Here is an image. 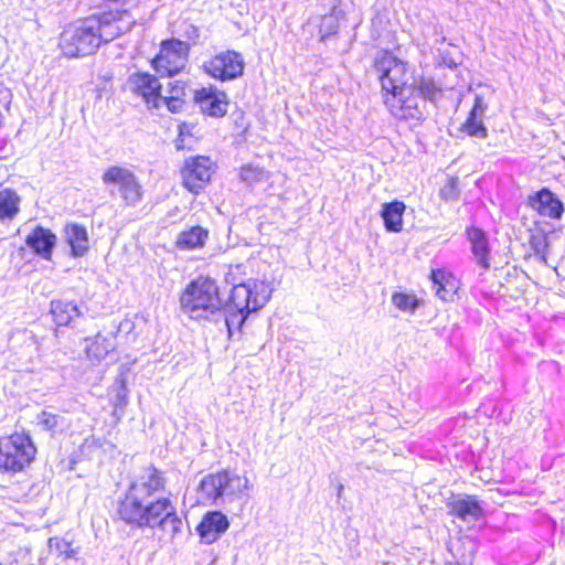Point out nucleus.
<instances>
[{
    "label": "nucleus",
    "mask_w": 565,
    "mask_h": 565,
    "mask_svg": "<svg viewBox=\"0 0 565 565\" xmlns=\"http://www.w3.org/2000/svg\"><path fill=\"white\" fill-rule=\"evenodd\" d=\"M167 478L164 471L154 465L141 468L129 482L125 492L116 502V515L126 525L141 519L148 509L156 503L154 495L166 489Z\"/></svg>",
    "instance_id": "1"
},
{
    "label": "nucleus",
    "mask_w": 565,
    "mask_h": 565,
    "mask_svg": "<svg viewBox=\"0 0 565 565\" xmlns=\"http://www.w3.org/2000/svg\"><path fill=\"white\" fill-rule=\"evenodd\" d=\"M180 308L195 320L221 313L223 300L217 282L209 276L192 279L180 296Z\"/></svg>",
    "instance_id": "2"
},
{
    "label": "nucleus",
    "mask_w": 565,
    "mask_h": 565,
    "mask_svg": "<svg viewBox=\"0 0 565 565\" xmlns=\"http://www.w3.org/2000/svg\"><path fill=\"white\" fill-rule=\"evenodd\" d=\"M248 487V479L223 469L204 476L198 486L203 503L224 505L239 499Z\"/></svg>",
    "instance_id": "3"
},
{
    "label": "nucleus",
    "mask_w": 565,
    "mask_h": 565,
    "mask_svg": "<svg viewBox=\"0 0 565 565\" xmlns=\"http://www.w3.org/2000/svg\"><path fill=\"white\" fill-rule=\"evenodd\" d=\"M372 67L381 85L383 100L401 89H408L411 75H408V63L397 57L388 49H382L373 57Z\"/></svg>",
    "instance_id": "4"
},
{
    "label": "nucleus",
    "mask_w": 565,
    "mask_h": 565,
    "mask_svg": "<svg viewBox=\"0 0 565 565\" xmlns=\"http://www.w3.org/2000/svg\"><path fill=\"white\" fill-rule=\"evenodd\" d=\"M231 279V294L223 308L243 311V319H248L252 312L260 310L271 298L270 282L258 279H247L246 282H236Z\"/></svg>",
    "instance_id": "5"
},
{
    "label": "nucleus",
    "mask_w": 565,
    "mask_h": 565,
    "mask_svg": "<svg viewBox=\"0 0 565 565\" xmlns=\"http://www.w3.org/2000/svg\"><path fill=\"white\" fill-rule=\"evenodd\" d=\"M36 447L29 434L14 433L0 438V470L19 472L30 466Z\"/></svg>",
    "instance_id": "6"
},
{
    "label": "nucleus",
    "mask_w": 565,
    "mask_h": 565,
    "mask_svg": "<svg viewBox=\"0 0 565 565\" xmlns=\"http://www.w3.org/2000/svg\"><path fill=\"white\" fill-rule=\"evenodd\" d=\"M103 183L108 186L109 195L120 198L126 206L135 207L143 196L138 177L128 168L110 166L102 174Z\"/></svg>",
    "instance_id": "7"
},
{
    "label": "nucleus",
    "mask_w": 565,
    "mask_h": 565,
    "mask_svg": "<svg viewBox=\"0 0 565 565\" xmlns=\"http://www.w3.org/2000/svg\"><path fill=\"white\" fill-rule=\"evenodd\" d=\"M190 53V44L177 38L162 40L159 53L151 66L161 77H172L184 70Z\"/></svg>",
    "instance_id": "8"
},
{
    "label": "nucleus",
    "mask_w": 565,
    "mask_h": 565,
    "mask_svg": "<svg viewBox=\"0 0 565 565\" xmlns=\"http://www.w3.org/2000/svg\"><path fill=\"white\" fill-rule=\"evenodd\" d=\"M148 513L129 526L131 529H159L166 531L170 526L171 536L175 537L182 532V520L178 515L177 508L168 497H157L156 503L150 507Z\"/></svg>",
    "instance_id": "9"
},
{
    "label": "nucleus",
    "mask_w": 565,
    "mask_h": 565,
    "mask_svg": "<svg viewBox=\"0 0 565 565\" xmlns=\"http://www.w3.org/2000/svg\"><path fill=\"white\" fill-rule=\"evenodd\" d=\"M202 70L216 81L231 82L244 75L245 60L239 52L226 50L204 61Z\"/></svg>",
    "instance_id": "10"
},
{
    "label": "nucleus",
    "mask_w": 565,
    "mask_h": 565,
    "mask_svg": "<svg viewBox=\"0 0 565 565\" xmlns=\"http://www.w3.org/2000/svg\"><path fill=\"white\" fill-rule=\"evenodd\" d=\"M401 89L397 94L386 97L383 103L388 111L398 119L420 120L424 118V111L420 106L422 98L413 93L412 87Z\"/></svg>",
    "instance_id": "11"
},
{
    "label": "nucleus",
    "mask_w": 565,
    "mask_h": 565,
    "mask_svg": "<svg viewBox=\"0 0 565 565\" xmlns=\"http://www.w3.org/2000/svg\"><path fill=\"white\" fill-rule=\"evenodd\" d=\"M127 85L130 92L141 97L145 104L152 109H159L162 99V85L156 75L148 72H136L129 75Z\"/></svg>",
    "instance_id": "12"
},
{
    "label": "nucleus",
    "mask_w": 565,
    "mask_h": 565,
    "mask_svg": "<svg viewBox=\"0 0 565 565\" xmlns=\"http://www.w3.org/2000/svg\"><path fill=\"white\" fill-rule=\"evenodd\" d=\"M212 161L205 156L185 159L181 170L183 185L192 193H199L211 179Z\"/></svg>",
    "instance_id": "13"
},
{
    "label": "nucleus",
    "mask_w": 565,
    "mask_h": 565,
    "mask_svg": "<svg viewBox=\"0 0 565 565\" xmlns=\"http://www.w3.org/2000/svg\"><path fill=\"white\" fill-rule=\"evenodd\" d=\"M193 100L204 115L213 118L224 117L230 104L227 94L215 85L195 89Z\"/></svg>",
    "instance_id": "14"
},
{
    "label": "nucleus",
    "mask_w": 565,
    "mask_h": 565,
    "mask_svg": "<svg viewBox=\"0 0 565 565\" xmlns=\"http://www.w3.org/2000/svg\"><path fill=\"white\" fill-rule=\"evenodd\" d=\"M527 205L541 216L561 220L565 206L561 199L548 188L543 186L527 196Z\"/></svg>",
    "instance_id": "15"
},
{
    "label": "nucleus",
    "mask_w": 565,
    "mask_h": 565,
    "mask_svg": "<svg viewBox=\"0 0 565 565\" xmlns=\"http://www.w3.org/2000/svg\"><path fill=\"white\" fill-rule=\"evenodd\" d=\"M230 527V520L220 510L207 511L196 525V533L203 544L216 542Z\"/></svg>",
    "instance_id": "16"
},
{
    "label": "nucleus",
    "mask_w": 565,
    "mask_h": 565,
    "mask_svg": "<svg viewBox=\"0 0 565 565\" xmlns=\"http://www.w3.org/2000/svg\"><path fill=\"white\" fill-rule=\"evenodd\" d=\"M448 513L455 518L468 522L478 521L484 515L481 502L476 495L457 494L447 500Z\"/></svg>",
    "instance_id": "17"
},
{
    "label": "nucleus",
    "mask_w": 565,
    "mask_h": 565,
    "mask_svg": "<svg viewBox=\"0 0 565 565\" xmlns=\"http://www.w3.org/2000/svg\"><path fill=\"white\" fill-rule=\"evenodd\" d=\"M25 245L33 255L51 260L57 243V236L50 228L36 225L25 237Z\"/></svg>",
    "instance_id": "18"
},
{
    "label": "nucleus",
    "mask_w": 565,
    "mask_h": 565,
    "mask_svg": "<svg viewBox=\"0 0 565 565\" xmlns=\"http://www.w3.org/2000/svg\"><path fill=\"white\" fill-rule=\"evenodd\" d=\"M466 237L470 243V249L477 265L484 271L490 269L491 246L488 233L477 226L466 227Z\"/></svg>",
    "instance_id": "19"
},
{
    "label": "nucleus",
    "mask_w": 565,
    "mask_h": 565,
    "mask_svg": "<svg viewBox=\"0 0 565 565\" xmlns=\"http://www.w3.org/2000/svg\"><path fill=\"white\" fill-rule=\"evenodd\" d=\"M50 313L56 327L75 328L84 317L81 307L74 300L53 299L50 302Z\"/></svg>",
    "instance_id": "20"
},
{
    "label": "nucleus",
    "mask_w": 565,
    "mask_h": 565,
    "mask_svg": "<svg viewBox=\"0 0 565 565\" xmlns=\"http://www.w3.org/2000/svg\"><path fill=\"white\" fill-rule=\"evenodd\" d=\"M64 239L70 246V255L73 258L84 257L89 250V237L87 228L75 222L66 223L64 226Z\"/></svg>",
    "instance_id": "21"
},
{
    "label": "nucleus",
    "mask_w": 565,
    "mask_h": 565,
    "mask_svg": "<svg viewBox=\"0 0 565 565\" xmlns=\"http://www.w3.org/2000/svg\"><path fill=\"white\" fill-rule=\"evenodd\" d=\"M429 279L439 299L443 301H454L455 295L459 289V281L452 273L441 268H433Z\"/></svg>",
    "instance_id": "22"
},
{
    "label": "nucleus",
    "mask_w": 565,
    "mask_h": 565,
    "mask_svg": "<svg viewBox=\"0 0 565 565\" xmlns=\"http://www.w3.org/2000/svg\"><path fill=\"white\" fill-rule=\"evenodd\" d=\"M85 352L89 360L100 362L117 348L116 332H98L94 338H86Z\"/></svg>",
    "instance_id": "23"
},
{
    "label": "nucleus",
    "mask_w": 565,
    "mask_h": 565,
    "mask_svg": "<svg viewBox=\"0 0 565 565\" xmlns=\"http://www.w3.org/2000/svg\"><path fill=\"white\" fill-rule=\"evenodd\" d=\"M406 211V204L397 199L385 202L380 210V216L383 225L388 233H399L403 231V217Z\"/></svg>",
    "instance_id": "24"
},
{
    "label": "nucleus",
    "mask_w": 565,
    "mask_h": 565,
    "mask_svg": "<svg viewBox=\"0 0 565 565\" xmlns=\"http://www.w3.org/2000/svg\"><path fill=\"white\" fill-rule=\"evenodd\" d=\"M210 232L207 228L193 225L181 231L174 242L175 248L179 250H195L205 246Z\"/></svg>",
    "instance_id": "25"
},
{
    "label": "nucleus",
    "mask_w": 565,
    "mask_h": 565,
    "mask_svg": "<svg viewBox=\"0 0 565 565\" xmlns=\"http://www.w3.org/2000/svg\"><path fill=\"white\" fill-rule=\"evenodd\" d=\"M546 223L542 224L535 222L534 228L531 231L530 246L534 255L543 264H547V250L550 248L548 235L553 232L552 228L546 227Z\"/></svg>",
    "instance_id": "26"
},
{
    "label": "nucleus",
    "mask_w": 565,
    "mask_h": 565,
    "mask_svg": "<svg viewBox=\"0 0 565 565\" xmlns=\"http://www.w3.org/2000/svg\"><path fill=\"white\" fill-rule=\"evenodd\" d=\"M413 93H416L422 98V105L425 106L427 100L435 102L441 94V88L436 84L431 77L419 76L415 77L411 75L408 84Z\"/></svg>",
    "instance_id": "27"
},
{
    "label": "nucleus",
    "mask_w": 565,
    "mask_h": 565,
    "mask_svg": "<svg viewBox=\"0 0 565 565\" xmlns=\"http://www.w3.org/2000/svg\"><path fill=\"white\" fill-rule=\"evenodd\" d=\"M21 198L9 188L0 190V220H13L20 212Z\"/></svg>",
    "instance_id": "28"
},
{
    "label": "nucleus",
    "mask_w": 565,
    "mask_h": 565,
    "mask_svg": "<svg viewBox=\"0 0 565 565\" xmlns=\"http://www.w3.org/2000/svg\"><path fill=\"white\" fill-rule=\"evenodd\" d=\"M36 424L52 437L63 433L67 428V420L60 414L42 411L36 415Z\"/></svg>",
    "instance_id": "29"
},
{
    "label": "nucleus",
    "mask_w": 565,
    "mask_h": 565,
    "mask_svg": "<svg viewBox=\"0 0 565 565\" xmlns=\"http://www.w3.org/2000/svg\"><path fill=\"white\" fill-rule=\"evenodd\" d=\"M391 301L398 310L408 315H414L424 305L420 298L407 291H394Z\"/></svg>",
    "instance_id": "30"
},
{
    "label": "nucleus",
    "mask_w": 565,
    "mask_h": 565,
    "mask_svg": "<svg viewBox=\"0 0 565 565\" xmlns=\"http://www.w3.org/2000/svg\"><path fill=\"white\" fill-rule=\"evenodd\" d=\"M220 315L224 316L225 326L227 329V337L232 339L234 335V330L242 332L243 327L247 319H243V311H237L235 309L230 310V308H222V312Z\"/></svg>",
    "instance_id": "31"
},
{
    "label": "nucleus",
    "mask_w": 565,
    "mask_h": 565,
    "mask_svg": "<svg viewBox=\"0 0 565 565\" xmlns=\"http://www.w3.org/2000/svg\"><path fill=\"white\" fill-rule=\"evenodd\" d=\"M460 130L473 138L484 139L488 137V128L481 118L467 117Z\"/></svg>",
    "instance_id": "32"
},
{
    "label": "nucleus",
    "mask_w": 565,
    "mask_h": 565,
    "mask_svg": "<svg viewBox=\"0 0 565 565\" xmlns=\"http://www.w3.org/2000/svg\"><path fill=\"white\" fill-rule=\"evenodd\" d=\"M459 179L450 177L439 190V198L445 202H455L460 196Z\"/></svg>",
    "instance_id": "33"
},
{
    "label": "nucleus",
    "mask_w": 565,
    "mask_h": 565,
    "mask_svg": "<svg viewBox=\"0 0 565 565\" xmlns=\"http://www.w3.org/2000/svg\"><path fill=\"white\" fill-rule=\"evenodd\" d=\"M239 177L243 182L254 184L265 179L266 171L258 166L246 164L241 168Z\"/></svg>",
    "instance_id": "34"
},
{
    "label": "nucleus",
    "mask_w": 565,
    "mask_h": 565,
    "mask_svg": "<svg viewBox=\"0 0 565 565\" xmlns=\"http://www.w3.org/2000/svg\"><path fill=\"white\" fill-rule=\"evenodd\" d=\"M339 20L334 14H327L322 18L319 34L321 41H326L328 38L333 36L339 31Z\"/></svg>",
    "instance_id": "35"
},
{
    "label": "nucleus",
    "mask_w": 565,
    "mask_h": 565,
    "mask_svg": "<svg viewBox=\"0 0 565 565\" xmlns=\"http://www.w3.org/2000/svg\"><path fill=\"white\" fill-rule=\"evenodd\" d=\"M193 128V125L186 122H182L179 125V135L178 138L175 139V148L178 150L190 149L192 147L191 142H188V138H192Z\"/></svg>",
    "instance_id": "36"
},
{
    "label": "nucleus",
    "mask_w": 565,
    "mask_h": 565,
    "mask_svg": "<svg viewBox=\"0 0 565 565\" xmlns=\"http://www.w3.org/2000/svg\"><path fill=\"white\" fill-rule=\"evenodd\" d=\"M49 545L51 550H55L60 554H65L68 558L75 556V551L72 548V544L63 539L51 537L49 540Z\"/></svg>",
    "instance_id": "37"
},
{
    "label": "nucleus",
    "mask_w": 565,
    "mask_h": 565,
    "mask_svg": "<svg viewBox=\"0 0 565 565\" xmlns=\"http://www.w3.org/2000/svg\"><path fill=\"white\" fill-rule=\"evenodd\" d=\"M245 269L246 266L244 264L231 265L228 267L227 273L225 274L226 284L231 285L230 278H234L233 280L236 282H246L247 280L244 279V277L246 276Z\"/></svg>",
    "instance_id": "38"
},
{
    "label": "nucleus",
    "mask_w": 565,
    "mask_h": 565,
    "mask_svg": "<svg viewBox=\"0 0 565 565\" xmlns=\"http://www.w3.org/2000/svg\"><path fill=\"white\" fill-rule=\"evenodd\" d=\"M487 108H488V105L484 102L483 96L480 94H476L475 98H473V105L468 114V117L482 119Z\"/></svg>",
    "instance_id": "39"
},
{
    "label": "nucleus",
    "mask_w": 565,
    "mask_h": 565,
    "mask_svg": "<svg viewBox=\"0 0 565 565\" xmlns=\"http://www.w3.org/2000/svg\"><path fill=\"white\" fill-rule=\"evenodd\" d=\"M440 64L450 68L456 70L461 64V56L458 53V56L455 57L451 52L448 50L440 51L439 50Z\"/></svg>",
    "instance_id": "40"
},
{
    "label": "nucleus",
    "mask_w": 565,
    "mask_h": 565,
    "mask_svg": "<svg viewBox=\"0 0 565 565\" xmlns=\"http://www.w3.org/2000/svg\"><path fill=\"white\" fill-rule=\"evenodd\" d=\"M161 104H164L170 113L178 114L183 108L184 99L178 96H162Z\"/></svg>",
    "instance_id": "41"
},
{
    "label": "nucleus",
    "mask_w": 565,
    "mask_h": 565,
    "mask_svg": "<svg viewBox=\"0 0 565 565\" xmlns=\"http://www.w3.org/2000/svg\"><path fill=\"white\" fill-rule=\"evenodd\" d=\"M181 28H182V30H181L182 36H184L186 40H189L195 44L200 38L199 28L193 24L186 23V22H183L181 24Z\"/></svg>",
    "instance_id": "42"
},
{
    "label": "nucleus",
    "mask_w": 565,
    "mask_h": 565,
    "mask_svg": "<svg viewBox=\"0 0 565 565\" xmlns=\"http://www.w3.org/2000/svg\"><path fill=\"white\" fill-rule=\"evenodd\" d=\"M115 407H125L128 404L127 385L125 380H121L120 386L118 387L115 395Z\"/></svg>",
    "instance_id": "43"
},
{
    "label": "nucleus",
    "mask_w": 565,
    "mask_h": 565,
    "mask_svg": "<svg viewBox=\"0 0 565 565\" xmlns=\"http://www.w3.org/2000/svg\"><path fill=\"white\" fill-rule=\"evenodd\" d=\"M170 96H178L179 98L185 97V83L182 81H174L169 83Z\"/></svg>",
    "instance_id": "44"
},
{
    "label": "nucleus",
    "mask_w": 565,
    "mask_h": 565,
    "mask_svg": "<svg viewBox=\"0 0 565 565\" xmlns=\"http://www.w3.org/2000/svg\"><path fill=\"white\" fill-rule=\"evenodd\" d=\"M134 328H135L134 322L128 319H125V320H121L118 324H114V328L111 331L116 332V335H117L121 331L129 333L134 330Z\"/></svg>",
    "instance_id": "45"
},
{
    "label": "nucleus",
    "mask_w": 565,
    "mask_h": 565,
    "mask_svg": "<svg viewBox=\"0 0 565 565\" xmlns=\"http://www.w3.org/2000/svg\"><path fill=\"white\" fill-rule=\"evenodd\" d=\"M445 565H462L459 562H446Z\"/></svg>",
    "instance_id": "46"
},
{
    "label": "nucleus",
    "mask_w": 565,
    "mask_h": 565,
    "mask_svg": "<svg viewBox=\"0 0 565 565\" xmlns=\"http://www.w3.org/2000/svg\"><path fill=\"white\" fill-rule=\"evenodd\" d=\"M3 126V115L2 113L0 111V128Z\"/></svg>",
    "instance_id": "47"
},
{
    "label": "nucleus",
    "mask_w": 565,
    "mask_h": 565,
    "mask_svg": "<svg viewBox=\"0 0 565 565\" xmlns=\"http://www.w3.org/2000/svg\"><path fill=\"white\" fill-rule=\"evenodd\" d=\"M445 41H446V38H445V36H443V38L440 39V42H441V43H444Z\"/></svg>",
    "instance_id": "48"
},
{
    "label": "nucleus",
    "mask_w": 565,
    "mask_h": 565,
    "mask_svg": "<svg viewBox=\"0 0 565 565\" xmlns=\"http://www.w3.org/2000/svg\"><path fill=\"white\" fill-rule=\"evenodd\" d=\"M0 565H2V564L0 563Z\"/></svg>",
    "instance_id": "49"
}]
</instances>
